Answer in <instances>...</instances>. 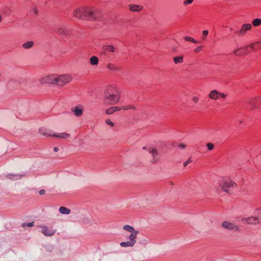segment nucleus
<instances>
[{"label": "nucleus", "mask_w": 261, "mask_h": 261, "mask_svg": "<svg viewBox=\"0 0 261 261\" xmlns=\"http://www.w3.org/2000/svg\"><path fill=\"white\" fill-rule=\"evenodd\" d=\"M73 15L76 18L92 21H99L102 18V13L99 10L91 7L78 8L73 11Z\"/></svg>", "instance_id": "f257e3e1"}, {"label": "nucleus", "mask_w": 261, "mask_h": 261, "mask_svg": "<svg viewBox=\"0 0 261 261\" xmlns=\"http://www.w3.org/2000/svg\"><path fill=\"white\" fill-rule=\"evenodd\" d=\"M121 98L119 89L115 86H108L104 91L105 101H108L111 105L117 103Z\"/></svg>", "instance_id": "f03ea898"}, {"label": "nucleus", "mask_w": 261, "mask_h": 261, "mask_svg": "<svg viewBox=\"0 0 261 261\" xmlns=\"http://www.w3.org/2000/svg\"><path fill=\"white\" fill-rule=\"evenodd\" d=\"M39 132L41 135L47 137H53L59 139H66L70 136L69 134L66 133H62L56 134L53 131L47 129L45 127H41L39 129Z\"/></svg>", "instance_id": "7ed1b4c3"}, {"label": "nucleus", "mask_w": 261, "mask_h": 261, "mask_svg": "<svg viewBox=\"0 0 261 261\" xmlns=\"http://www.w3.org/2000/svg\"><path fill=\"white\" fill-rule=\"evenodd\" d=\"M249 109L254 111L259 109L261 107V96H256L251 98L248 101Z\"/></svg>", "instance_id": "20e7f679"}, {"label": "nucleus", "mask_w": 261, "mask_h": 261, "mask_svg": "<svg viewBox=\"0 0 261 261\" xmlns=\"http://www.w3.org/2000/svg\"><path fill=\"white\" fill-rule=\"evenodd\" d=\"M72 80V77L70 74H63L59 76H57V85L62 87L71 82Z\"/></svg>", "instance_id": "39448f33"}, {"label": "nucleus", "mask_w": 261, "mask_h": 261, "mask_svg": "<svg viewBox=\"0 0 261 261\" xmlns=\"http://www.w3.org/2000/svg\"><path fill=\"white\" fill-rule=\"evenodd\" d=\"M227 96V94L221 93L216 90H212L208 94V97L214 100H216L219 98H226Z\"/></svg>", "instance_id": "423d86ee"}, {"label": "nucleus", "mask_w": 261, "mask_h": 261, "mask_svg": "<svg viewBox=\"0 0 261 261\" xmlns=\"http://www.w3.org/2000/svg\"><path fill=\"white\" fill-rule=\"evenodd\" d=\"M40 82L42 84H49L57 85V75H46L41 78Z\"/></svg>", "instance_id": "0eeeda50"}, {"label": "nucleus", "mask_w": 261, "mask_h": 261, "mask_svg": "<svg viewBox=\"0 0 261 261\" xmlns=\"http://www.w3.org/2000/svg\"><path fill=\"white\" fill-rule=\"evenodd\" d=\"M41 232L46 237H51L55 234L56 232V229L46 225H41L40 226Z\"/></svg>", "instance_id": "6e6552de"}, {"label": "nucleus", "mask_w": 261, "mask_h": 261, "mask_svg": "<svg viewBox=\"0 0 261 261\" xmlns=\"http://www.w3.org/2000/svg\"><path fill=\"white\" fill-rule=\"evenodd\" d=\"M252 25L250 23H244L242 25L241 29L236 32V33L239 36H244L246 34L247 31L251 30Z\"/></svg>", "instance_id": "1a4fd4ad"}, {"label": "nucleus", "mask_w": 261, "mask_h": 261, "mask_svg": "<svg viewBox=\"0 0 261 261\" xmlns=\"http://www.w3.org/2000/svg\"><path fill=\"white\" fill-rule=\"evenodd\" d=\"M260 221L261 218H259L258 217L252 216L242 219V222L247 224H255L260 222Z\"/></svg>", "instance_id": "9d476101"}, {"label": "nucleus", "mask_w": 261, "mask_h": 261, "mask_svg": "<svg viewBox=\"0 0 261 261\" xmlns=\"http://www.w3.org/2000/svg\"><path fill=\"white\" fill-rule=\"evenodd\" d=\"M25 175L24 173H11L6 175V178L10 180H16L20 179L21 177Z\"/></svg>", "instance_id": "9b49d317"}, {"label": "nucleus", "mask_w": 261, "mask_h": 261, "mask_svg": "<svg viewBox=\"0 0 261 261\" xmlns=\"http://www.w3.org/2000/svg\"><path fill=\"white\" fill-rule=\"evenodd\" d=\"M248 53L247 52V50L245 46L238 48L237 49H236L233 51V54L236 56L238 57H241L246 55H247Z\"/></svg>", "instance_id": "f8f14e48"}, {"label": "nucleus", "mask_w": 261, "mask_h": 261, "mask_svg": "<svg viewBox=\"0 0 261 261\" xmlns=\"http://www.w3.org/2000/svg\"><path fill=\"white\" fill-rule=\"evenodd\" d=\"M260 43L259 41H257L251 43L249 45H246V48L248 54L250 53L251 51H256L258 49V45Z\"/></svg>", "instance_id": "ddd939ff"}, {"label": "nucleus", "mask_w": 261, "mask_h": 261, "mask_svg": "<svg viewBox=\"0 0 261 261\" xmlns=\"http://www.w3.org/2000/svg\"><path fill=\"white\" fill-rule=\"evenodd\" d=\"M84 108L82 105L76 106L74 109H72V111L74 113L76 116L79 117L83 114Z\"/></svg>", "instance_id": "4468645a"}, {"label": "nucleus", "mask_w": 261, "mask_h": 261, "mask_svg": "<svg viewBox=\"0 0 261 261\" xmlns=\"http://www.w3.org/2000/svg\"><path fill=\"white\" fill-rule=\"evenodd\" d=\"M123 229L126 231L129 232L130 234L139 233L138 230H136L133 226L129 225H125L123 226Z\"/></svg>", "instance_id": "2eb2a0df"}, {"label": "nucleus", "mask_w": 261, "mask_h": 261, "mask_svg": "<svg viewBox=\"0 0 261 261\" xmlns=\"http://www.w3.org/2000/svg\"><path fill=\"white\" fill-rule=\"evenodd\" d=\"M129 8L132 12H140L143 10V7L140 5L132 4L129 5Z\"/></svg>", "instance_id": "dca6fc26"}, {"label": "nucleus", "mask_w": 261, "mask_h": 261, "mask_svg": "<svg viewBox=\"0 0 261 261\" xmlns=\"http://www.w3.org/2000/svg\"><path fill=\"white\" fill-rule=\"evenodd\" d=\"M120 111L119 107H112L106 110V113L108 115L113 114L115 112Z\"/></svg>", "instance_id": "f3484780"}, {"label": "nucleus", "mask_w": 261, "mask_h": 261, "mask_svg": "<svg viewBox=\"0 0 261 261\" xmlns=\"http://www.w3.org/2000/svg\"><path fill=\"white\" fill-rule=\"evenodd\" d=\"M229 231L238 232L240 231V228L236 224L229 222Z\"/></svg>", "instance_id": "a211bd4d"}, {"label": "nucleus", "mask_w": 261, "mask_h": 261, "mask_svg": "<svg viewBox=\"0 0 261 261\" xmlns=\"http://www.w3.org/2000/svg\"><path fill=\"white\" fill-rule=\"evenodd\" d=\"M138 234L139 233L130 234L128 236L129 241L134 245L136 243V239Z\"/></svg>", "instance_id": "6ab92c4d"}, {"label": "nucleus", "mask_w": 261, "mask_h": 261, "mask_svg": "<svg viewBox=\"0 0 261 261\" xmlns=\"http://www.w3.org/2000/svg\"><path fill=\"white\" fill-rule=\"evenodd\" d=\"M103 49L105 51H109L114 53L115 51V48L113 45H107L103 46Z\"/></svg>", "instance_id": "aec40b11"}, {"label": "nucleus", "mask_w": 261, "mask_h": 261, "mask_svg": "<svg viewBox=\"0 0 261 261\" xmlns=\"http://www.w3.org/2000/svg\"><path fill=\"white\" fill-rule=\"evenodd\" d=\"M98 62V58L96 56H92L90 58V63L92 65H97Z\"/></svg>", "instance_id": "412c9836"}, {"label": "nucleus", "mask_w": 261, "mask_h": 261, "mask_svg": "<svg viewBox=\"0 0 261 261\" xmlns=\"http://www.w3.org/2000/svg\"><path fill=\"white\" fill-rule=\"evenodd\" d=\"M59 212L62 214L68 215L70 212V210L65 207L61 206L59 208Z\"/></svg>", "instance_id": "4be33fe9"}, {"label": "nucleus", "mask_w": 261, "mask_h": 261, "mask_svg": "<svg viewBox=\"0 0 261 261\" xmlns=\"http://www.w3.org/2000/svg\"><path fill=\"white\" fill-rule=\"evenodd\" d=\"M173 61L175 64L182 63L184 62V57L182 56L174 57Z\"/></svg>", "instance_id": "5701e85b"}, {"label": "nucleus", "mask_w": 261, "mask_h": 261, "mask_svg": "<svg viewBox=\"0 0 261 261\" xmlns=\"http://www.w3.org/2000/svg\"><path fill=\"white\" fill-rule=\"evenodd\" d=\"M252 25L255 27L261 25V18H255L252 21Z\"/></svg>", "instance_id": "b1692460"}, {"label": "nucleus", "mask_w": 261, "mask_h": 261, "mask_svg": "<svg viewBox=\"0 0 261 261\" xmlns=\"http://www.w3.org/2000/svg\"><path fill=\"white\" fill-rule=\"evenodd\" d=\"M120 245L122 247H133L134 246L129 241L121 242Z\"/></svg>", "instance_id": "393cba45"}, {"label": "nucleus", "mask_w": 261, "mask_h": 261, "mask_svg": "<svg viewBox=\"0 0 261 261\" xmlns=\"http://www.w3.org/2000/svg\"><path fill=\"white\" fill-rule=\"evenodd\" d=\"M119 108L120 109V110H130V109H133L134 110H137L136 107L134 105H127V106L119 107Z\"/></svg>", "instance_id": "a878e982"}, {"label": "nucleus", "mask_w": 261, "mask_h": 261, "mask_svg": "<svg viewBox=\"0 0 261 261\" xmlns=\"http://www.w3.org/2000/svg\"><path fill=\"white\" fill-rule=\"evenodd\" d=\"M34 42L32 41H28L22 44V47L25 49H29L33 46Z\"/></svg>", "instance_id": "bb28decb"}, {"label": "nucleus", "mask_w": 261, "mask_h": 261, "mask_svg": "<svg viewBox=\"0 0 261 261\" xmlns=\"http://www.w3.org/2000/svg\"><path fill=\"white\" fill-rule=\"evenodd\" d=\"M220 186L224 192H227V183L226 181H222L220 184Z\"/></svg>", "instance_id": "cd10ccee"}, {"label": "nucleus", "mask_w": 261, "mask_h": 261, "mask_svg": "<svg viewBox=\"0 0 261 261\" xmlns=\"http://www.w3.org/2000/svg\"><path fill=\"white\" fill-rule=\"evenodd\" d=\"M148 151L152 154L153 156H155L158 154V151L155 148H149Z\"/></svg>", "instance_id": "c85d7f7f"}, {"label": "nucleus", "mask_w": 261, "mask_h": 261, "mask_svg": "<svg viewBox=\"0 0 261 261\" xmlns=\"http://www.w3.org/2000/svg\"><path fill=\"white\" fill-rule=\"evenodd\" d=\"M185 40L186 41L191 42L194 43H198L195 39H194L192 37H189V36H186L185 37Z\"/></svg>", "instance_id": "c756f323"}, {"label": "nucleus", "mask_w": 261, "mask_h": 261, "mask_svg": "<svg viewBox=\"0 0 261 261\" xmlns=\"http://www.w3.org/2000/svg\"><path fill=\"white\" fill-rule=\"evenodd\" d=\"M230 188H232V189H237L238 188V185L235 182L229 180V189Z\"/></svg>", "instance_id": "7c9ffc66"}, {"label": "nucleus", "mask_w": 261, "mask_h": 261, "mask_svg": "<svg viewBox=\"0 0 261 261\" xmlns=\"http://www.w3.org/2000/svg\"><path fill=\"white\" fill-rule=\"evenodd\" d=\"M107 67L112 70H115L117 69V67L115 66V65L112 63H109L107 65Z\"/></svg>", "instance_id": "2f4dec72"}, {"label": "nucleus", "mask_w": 261, "mask_h": 261, "mask_svg": "<svg viewBox=\"0 0 261 261\" xmlns=\"http://www.w3.org/2000/svg\"><path fill=\"white\" fill-rule=\"evenodd\" d=\"M8 152L7 148H0V156L3 155Z\"/></svg>", "instance_id": "473e14b6"}, {"label": "nucleus", "mask_w": 261, "mask_h": 261, "mask_svg": "<svg viewBox=\"0 0 261 261\" xmlns=\"http://www.w3.org/2000/svg\"><path fill=\"white\" fill-rule=\"evenodd\" d=\"M173 146H178V147H186V145L184 143H179V144H177V143H173L172 144Z\"/></svg>", "instance_id": "72a5a7b5"}, {"label": "nucleus", "mask_w": 261, "mask_h": 261, "mask_svg": "<svg viewBox=\"0 0 261 261\" xmlns=\"http://www.w3.org/2000/svg\"><path fill=\"white\" fill-rule=\"evenodd\" d=\"M106 123L112 127L114 126V123L110 119L106 120Z\"/></svg>", "instance_id": "f704fd0d"}, {"label": "nucleus", "mask_w": 261, "mask_h": 261, "mask_svg": "<svg viewBox=\"0 0 261 261\" xmlns=\"http://www.w3.org/2000/svg\"><path fill=\"white\" fill-rule=\"evenodd\" d=\"M202 49V46H199L194 49V52L196 53H199L201 51Z\"/></svg>", "instance_id": "c9c22d12"}, {"label": "nucleus", "mask_w": 261, "mask_h": 261, "mask_svg": "<svg viewBox=\"0 0 261 261\" xmlns=\"http://www.w3.org/2000/svg\"><path fill=\"white\" fill-rule=\"evenodd\" d=\"M194 0H186L183 3V4L185 5V6H186V5H189V4H191V3H193Z\"/></svg>", "instance_id": "e433bc0d"}, {"label": "nucleus", "mask_w": 261, "mask_h": 261, "mask_svg": "<svg viewBox=\"0 0 261 261\" xmlns=\"http://www.w3.org/2000/svg\"><path fill=\"white\" fill-rule=\"evenodd\" d=\"M222 225L223 228H225L226 229L228 228V222L227 221H224L222 223Z\"/></svg>", "instance_id": "4c0bfd02"}, {"label": "nucleus", "mask_w": 261, "mask_h": 261, "mask_svg": "<svg viewBox=\"0 0 261 261\" xmlns=\"http://www.w3.org/2000/svg\"><path fill=\"white\" fill-rule=\"evenodd\" d=\"M208 33V32L207 30H204L202 32V35L204 37H202V39L203 40H205V38L204 37L206 36Z\"/></svg>", "instance_id": "58836bf2"}, {"label": "nucleus", "mask_w": 261, "mask_h": 261, "mask_svg": "<svg viewBox=\"0 0 261 261\" xmlns=\"http://www.w3.org/2000/svg\"><path fill=\"white\" fill-rule=\"evenodd\" d=\"M32 11L33 13L35 14V15H38V10L36 7H34L32 8Z\"/></svg>", "instance_id": "ea45409f"}, {"label": "nucleus", "mask_w": 261, "mask_h": 261, "mask_svg": "<svg viewBox=\"0 0 261 261\" xmlns=\"http://www.w3.org/2000/svg\"><path fill=\"white\" fill-rule=\"evenodd\" d=\"M27 226L30 227H32L33 226H34V222H32L28 223L26 224H23V226Z\"/></svg>", "instance_id": "a19ab883"}, {"label": "nucleus", "mask_w": 261, "mask_h": 261, "mask_svg": "<svg viewBox=\"0 0 261 261\" xmlns=\"http://www.w3.org/2000/svg\"><path fill=\"white\" fill-rule=\"evenodd\" d=\"M192 101L195 103H197L199 101V97L198 96H194L192 97Z\"/></svg>", "instance_id": "79ce46f5"}, {"label": "nucleus", "mask_w": 261, "mask_h": 261, "mask_svg": "<svg viewBox=\"0 0 261 261\" xmlns=\"http://www.w3.org/2000/svg\"><path fill=\"white\" fill-rule=\"evenodd\" d=\"M206 147H214L213 144L211 143H208L207 144H206Z\"/></svg>", "instance_id": "37998d69"}, {"label": "nucleus", "mask_w": 261, "mask_h": 261, "mask_svg": "<svg viewBox=\"0 0 261 261\" xmlns=\"http://www.w3.org/2000/svg\"><path fill=\"white\" fill-rule=\"evenodd\" d=\"M60 150H59V148H54L53 149V151L54 152H59Z\"/></svg>", "instance_id": "c03bdc74"}, {"label": "nucleus", "mask_w": 261, "mask_h": 261, "mask_svg": "<svg viewBox=\"0 0 261 261\" xmlns=\"http://www.w3.org/2000/svg\"><path fill=\"white\" fill-rule=\"evenodd\" d=\"M190 162H191V161L190 160H188L186 162H185L184 163V166H186L188 164V163H189Z\"/></svg>", "instance_id": "a18cd8bd"}, {"label": "nucleus", "mask_w": 261, "mask_h": 261, "mask_svg": "<svg viewBox=\"0 0 261 261\" xmlns=\"http://www.w3.org/2000/svg\"><path fill=\"white\" fill-rule=\"evenodd\" d=\"M44 193H45V191H44V190H41L39 191V194H40V195H43V194H44Z\"/></svg>", "instance_id": "49530a36"}, {"label": "nucleus", "mask_w": 261, "mask_h": 261, "mask_svg": "<svg viewBox=\"0 0 261 261\" xmlns=\"http://www.w3.org/2000/svg\"><path fill=\"white\" fill-rule=\"evenodd\" d=\"M239 123H241V124L243 123V120H240L239 121Z\"/></svg>", "instance_id": "de8ad7c7"}, {"label": "nucleus", "mask_w": 261, "mask_h": 261, "mask_svg": "<svg viewBox=\"0 0 261 261\" xmlns=\"http://www.w3.org/2000/svg\"><path fill=\"white\" fill-rule=\"evenodd\" d=\"M1 20H2V16H1V15H0V22L1 21Z\"/></svg>", "instance_id": "09e8293b"}, {"label": "nucleus", "mask_w": 261, "mask_h": 261, "mask_svg": "<svg viewBox=\"0 0 261 261\" xmlns=\"http://www.w3.org/2000/svg\"><path fill=\"white\" fill-rule=\"evenodd\" d=\"M212 148H212V147L209 148L210 149H212Z\"/></svg>", "instance_id": "8fccbe9b"}]
</instances>
